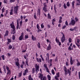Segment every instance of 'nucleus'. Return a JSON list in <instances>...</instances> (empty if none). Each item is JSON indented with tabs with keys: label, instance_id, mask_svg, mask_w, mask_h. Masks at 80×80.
Listing matches in <instances>:
<instances>
[{
	"label": "nucleus",
	"instance_id": "nucleus-1",
	"mask_svg": "<svg viewBox=\"0 0 80 80\" xmlns=\"http://www.w3.org/2000/svg\"><path fill=\"white\" fill-rule=\"evenodd\" d=\"M38 77L41 80H46L47 79L46 77L44 76L43 75L42 73H39L38 74Z\"/></svg>",
	"mask_w": 80,
	"mask_h": 80
},
{
	"label": "nucleus",
	"instance_id": "nucleus-2",
	"mask_svg": "<svg viewBox=\"0 0 80 80\" xmlns=\"http://www.w3.org/2000/svg\"><path fill=\"white\" fill-rule=\"evenodd\" d=\"M18 6H16L14 7V8L13 9V12L14 13V14H17L18 12Z\"/></svg>",
	"mask_w": 80,
	"mask_h": 80
},
{
	"label": "nucleus",
	"instance_id": "nucleus-3",
	"mask_svg": "<svg viewBox=\"0 0 80 80\" xmlns=\"http://www.w3.org/2000/svg\"><path fill=\"white\" fill-rule=\"evenodd\" d=\"M62 36L61 39V40L62 43H63V42H64V41H65L66 39H65V35L63 33H62Z\"/></svg>",
	"mask_w": 80,
	"mask_h": 80
},
{
	"label": "nucleus",
	"instance_id": "nucleus-4",
	"mask_svg": "<svg viewBox=\"0 0 80 80\" xmlns=\"http://www.w3.org/2000/svg\"><path fill=\"white\" fill-rule=\"evenodd\" d=\"M24 37V33L23 32H22L21 33V36L19 37V40H22V39H23V38Z\"/></svg>",
	"mask_w": 80,
	"mask_h": 80
},
{
	"label": "nucleus",
	"instance_id": "nucleus-5",
	"mask_svg": "<svg viewBox=\"0 0 80 80\" xmlns=\"http://www.w3.org/2000/svg\"><path fill=\"white\" fill-rule=\"evenodd\" d=\"M44 5V7L43 8V10H44V12H47V5L46 4V3L45 2L43 4Z\"/></svg>",
	"mask_w": 80,
	"mask_h": 80
},
{
	"label": "nucleus",
	"instance_id": "nucleus-6",
	"mask_svg": "<svg viewBox=\"0 0 80 80\" xmlns=\"http://www.w3.org/2000/svg\"><path fill=\"white\" fill-rule=\"evenodd\" d=\"M35 68H36V71L38 72V71H39V69L40 68V66L39 65H38L37 64H36L35 65Z\"/></svg>",
	"mask_w": 80,
	"mask_h": 80
},
{
	"label": "nucleus",
	"instance_id": "nucleus-7",
	"mask_svg": "<svg viewBox=\"0 0 80 80\" xmlns=\"http://www.w3.org/2000/svg\"><path fill=\"white\" fill-rule=\"evenodd\" d=\"M44 68L46 69V70L47 72H48V73H49V70H48V68L47 67V65L46 64H45L44 65Z\"/></svg>",
	"mask_w": 80,
	"mask_h": 80
},
{
	"label": "nucleus",
	"instance_id": "nucleus-8",
	"mask_svg": "<svg viewBox=\"0 0 80 80\" xmlns=\"http://www.w3.org/2000/svg\"><path fill=\"white\" fill-rule=\"evenodd\" d=\"M10 26L11 27V28H12L14 30H15V25H14L13 22H12V23L11 24Z\"/></svg>",
	"mask_w": 80,
	"mask_h": 80
},
{
	"label": "nucleus",
	"instance_id": "nucleus-9",
	"mask_svg": "<svg viewBox=\"0 0 80 80\" xmlns=\"http://www.w3.org/2000/svg\"><path fill=\"white\" fill-rule=\"evenodd\" d=\"M51 48H52V46H51L50 44H49L47 47V50H51Z\"/></svg>",
	"mask_w": 80,
	"mask_h": 80
},
{
	"label": "nucleus",
	"instance_id": "nucleus-10",
	"mask_svg": "<svg viewBox=\"0 0 80 80\" xmlns=\"http://www.w3.org/2000/svg\"><path fill=\"white\" fill-rule=\"evenodd\" d=\"M36 60L37 62L38 63H40V62H42V59L41 58H36Z\"/></svg>",
	"mask_w": 80,
	"mask_h": 80
},
{
	"label": "nucleus",
	"instance_id": "nucleus-11",
	"mask_svg": "<svg viewBox=\"0 0 80 80\" xmlns=\"http://www.w3.org/2000/svg\"><path fill=\"white\" fill-rule=\"evenodd\" d=\"M28 69H26V70H25V71L23 73V75L25 76L26 74H27V73H28Z\"/></svg>",
	"mask_w": 80,
	"mask_h": 80
},
{
	"label": "nucleus",
	"instance_id": "nucleus-12",
	"mask_svg": "<svg viewBox=\"0 0 80 80\" xmlns=\"http://www.w3.org/2000/svg\"><path fill=\"white\" fill-rule=\"evenodd\" d=\"M64 71L65 72V75H67V69L65 66H64Z\"/></svg>",
	"mask_w": 80,
	"mask_h": 80
},
{
	"label": "nucleus",
	"instance_id": "nucleus-13",
	"mask_svg": "<svg viewBox=\"0 0 80 80\" xmlns=\"http://www.w3.org/2000/svg\"><path fill=\"white\" fill-rule=\"evenodd\" d=\"M18 20H20V19H18L17 20V28L18 29V27H19V22H18Z\"/></svg>",
	"mask_w": 80,
	"mask_h": 80
},
{
	"label": "nucleus",
	"instance_id": "nucleus-14",
	"mask_svg": "<svg viewBox=\"0 0 80 80\" xmlns=\"http://www.w3.org/2000/svg\"><path fill=\"white\" fill-rule=\"evenodd\" d=\"M77 43H80V37H78L77 38Z\"/></svg>",
	"mask_w": 80,
	"mask_h": 80
},
{
	"label": "nucleus",
	"instance_id": "nucleus-15",
	"mask_svg": "<svg viewBox=\"0 0 80 80\" xmlns=\"http://www.w3.org/2000/svg\"><path fill=\"white\" fill-rule=\"evenodd\" d=\"M75 21L74 20H72L71 21V24H72V25H73L75 24Z\"/></svg>",
	"mask_w": 80,
	"mask_h": 80
},
{
	"label": "nucleus",
	"instance_id": "nucleus-16",
	"mask_svg": "<svg viewBox=\"0 0 80 80\" xmlns=\"http://www.w3.org/2000/svg\"><path fill=\"white\" fill-rule=\"evenodd\" d=\"M8 35V30H6V32L5 33V35H4V37H5L6 36H7Z\"/></svg>",
	"mask_w": 80,
	"mask_h": 80
},
{
	"label": "nucleus",
	"instance_id": "nucleus-17",
	"mask_svg": "<svg viewBox=\"0 0 80 80\" xmlns=\"http://www.w3.org/2000/svg\"><path fill=\"white\" fill-rule=\"evenodd\" d=\"M32 40H37V38L36 37H34V36L33 35L32 36Z\"/></svg>",
	"mask_w": 80,
	"mask_h": 80
},
{
	"label": "nucleus",
	"instance_id": "nucleus-18",
	"mask_svg": "<svg viewBox=\"0 0 80 80\" xmlns=\"http://www.w3.org/2000/svg\"><path fill=\"white\" fill-rule=\"evenodd\" d=\"M70 61L71 65H73V61L72 60V57H70Z\"/></svg>",
	"mask_w": 80,
	"mask_h": 80
},
{
	"label": "nucleus",
	"instance_id": "nucleus-19",
	"mask_svg": "<svg viewBox=\"0 0 80 80\" xmlns=\"http://www.w3.org/2000/svg\"><path fill=\"white\" fill-rule=\"evenodd\" d=\"M28 79H29V80H33V78H32V76H31V75L29 76Z\"/></svg>",
	"mask_w": 80,
	"mask_h": 80
},
{
	"label": "nucleus",
	"instance_id": "nucleus-20",
	"mask_svg": "<svg viewBox=\"0 0 80 80\" xmlns=\"http://www.w3.org/2000/svg\"><path fill=\"white\" fill-rule=\"evenodd\" d=\"M72 8H74L75 1H72Z\"/></svg>",
	"mask_w": 80,
	"mask_h": 80
},
{
	"label": "nucleus",
	"instance_id": "nucleus-21",
	"mask_svg": "<svg viewBox=\"0 0 80 80\" xmlns=\"http://www.w3.org/2000/svg\"><path fill=\"white\" fill-rule=\"evenodd\" d=\"M24 38L25 39H27L28 38V34H26L24 36Z\"/></svg>",
	"mask_w": 80,
	"mask_h": 80
},
{
	"label": "nucleus",
	"instance_id": "nucleus-22",
	"mask_svg": "<svg viewBox=\"0 0 80 80\" xmlns=\"http://www.w3.org/2000/svg\"><path fill=\"white\" fill-rule=\"evenodd\" d=\"M59 23H62V16H60L59 17Z\"/></svg>",
	"mask_w": 80,
	"mask_h": 80
},
{
	"label": "nucleus",
	"instance_id": "nucleus-23",
	"mask_svg": "<svg viewBox=\"0 0 80 80\" xmlns=\"http://www.w3.org/2000/svg\"><path fill=\"white\" fill-rule=\"evenodd\" d=\"M8 50H10V49H12V46L11 45H9L8 46Z\"/></svg>",
	"mask_w": 80,
	"mask_h": 80
},
{
	"label": "nucleus",
	"instance_id": "nucleus-24",
	"mask_svg": "<svg viewBox=\"0 0 80 80\" xmlns=\"http://www.w3.org/2000/svg\"><path fill=\"white\" fill-rule=\"evenodd\" d=\"M48 18H49V19H51V18H52V17H51V16L50 15V13H48Z\"/></svg>",
	"mask_w": 80,
	"mask_h": 80
},
{
	"label": "nucleus",
	"instance_id": "nucleus-25",
	"mask_svg": "<svg viewBox=\"0 0 80 80\" xmlns=\"http://www.w3.org/2000/svg\"><path fill=\"white\" fill-rule=\"evenodd\" d=\"M47 77L48 78V80H51V77L50 75L48 74L47 75Z\"/></svg>",
	"mask_w": 80,
	"mask_h": 80
},
{
	"label": "nucleus",
	"instance_id": "nucleus-26",
	"mask_svg": "<svg viewBox=\"0 0 80 80\" xmlns=\"http://www.w3.org/2000/svg\"><path fill=\"white\" fill-rule=\"evenodd\" d=\"M16 64L17 67H19V66H20V64L19 63V62H18V61L16 62Z\"/></svg>",
	"mask_w": 80,
	"mask_h": 80
},
{
	"label": "nucleus",
	"instance_id": "nucleus-27",
	"mask_svg": "<svg viewBox=\"0 0 80 80\" xmlns=\"http://www.w3.org/2000/svg\"><path fill=\"white\" fill-rule=\"evenodd\" d=\"M67 71L68 73L69 74V75H70V74H71V71L70 70H69L68 69Z\"/></svg>",
	"mask_w": 80,
	"mask_h": 80
},
{
	"label": "nucleus",
	"instance_id": "nucleus-28",
	"mask_svg": "<svg viewBox=\"0 0 80 80\" xmlns=\"http://www.w3.org/2000/svg\"><path fill=\"white\" fill-rule=\"evenodd\" d=\"M37 13L38 15H40V9H38Z\"/></svg>",
	"mask_w": 80,
	"mask_h": 80
},
{
	"label": "nucleus",
	"instance_id": "nucleus-29",
	"mask_svg": "<svg viewBox=\"0 0 80 80\" xmlns=\"http://www.w3.org/2000/svg\"><path fill=\"white\" fill-rule=\"evenodd\" d=\"M77 2H78V3H77V5H80V0H77Z\"/></svg>",
	"mask_w": 80,
	"mask_h": 80
},
{
	"label": "nucleus",
	"instance_id": "nucleus-30",
	"mask_svg": "<svg viewBox=\"0 0 80 80\" xmlns=\"http://www.w3.org/2000/svg\"><path fill=\"white\" fill-rule=\"evenodd\" d=\"M59 78V77L56 76H55V78L56 80H59V78Z\"/></svg>",
	"mask_w": 80,
	"mask_h": 80
},
{
	"label": "nucleus",
	"instance_id": "nucleus-31",
	"mask_svg": "<svg viewBox=\"0 0 80 80\" xmlns=\"http://www.w3.org/2000/svg\"><path fill=\"white\" fill-rule=\"evenodd\" d=\"M56 76H57V77H60V73L59 72L57 73H56Z\"/></svg>",
	"mask_w": 80,
	"mask_h": 80
},
{
	"label": "nucleus",
	"instance_id": "nucleus-32",
	"mask_svg": "<svg viewBox=\"0 0 80 80\" xmlns=\"http://www.w3.org/2000/svg\"><path fill=\"white\" fill-rule=\"evenodd\" d=\"M22 72H21L20 73H19L18 74V76H19V77H20L22 76Z\"/></svg>",
	"mask_w": 80,
	"mask_h": 80
},
{
	"label": "nucleus",
	"instance_id": "nucleus-33",
	"mask_svg": "<svg viewBox=\"0 0 80 80\" xmlns=\"http://www.w3.org/2000/svg\"><path fill=\"white\" fill-rule=\"evenodd\" d=\"M11 42V40L10 39H8V42H7L8 44H9V43H10Z\"/></svg>",
	"mask_w": 80,
	"mask_h": 80
},
{
	"label": "nucleus",
	"instance_id": "nucleus-34",
	"mask_svg": "<svg viewBox=\"0 0 80 80\" xmlns=\"http://www.w3.org/2000/svg\"><path fill=\"white\" fill-rule=\"evenodd\" d=\"M41 27L42 28H44V24L43 23H42L41 25Z\"/></svg>",
	"mask_w": 80,
	"mask_h": 80
},
{
	"label": "nucleus",
	"instance_id": "nucleus-35",
	"mask_svg": "<svg viewBox=\"0 0 80 80\" xmlns=\"http://www.w3.org/2000/svg\"><path fill=\"white\" fill-rule=\"evenodd\" d=\"M38 47L39 48H40V43H38L37 44Z\"/></svg>",
	"mask_w": 80,
	"mask_h": 80
},
{
	"label": "nucleus",
	"instance_id": "nucleus-36",
	"mask_svg": "<svg viewBox=\"0 0 80 80\" xmlns=\"http://www.w3.org/2000/svg\"><path fill=\"white\" fill-rule=\"evenodd\" d=\"M53 75H55V72H54V70L53 69H52L51 71Z\"/></svg>",
	"mask_w": 80,
	"mask_h": 80
},
{
	"label": "nucleus",
	"instance_id": "nucleus-37",
	"mask_svg": "<svg viewBox=\"0 0 80 80\" xmlns=\"http://www.w3.org/2000/svg\"><path fill=\"white\" fill-rule=\"evenodd\" d=\"M46 55L47 56L48 60H49V54L47 53Z\"/></svg>",
	"mask_w": 80,
	"mask_h": 80
},
{
	"label": "nucleus",
	"instance_id": "nucleus-38",
	"mask_svg": "<svg viewBox=\"0 0 80 80\" xmlns=\"http://www.w3.org/2000/svg\"><path fill=\"white\" fill-rule=\"evenodd\" d=\"M70 2H67V7H69V6H70Z\"/></svg>",
	"mask_w": 80,
	"mask_h": 80
},
{
	"label": "nucleus",
	"instance_id": "nucleus-39",
	"mask_svg": "<svg viewBox=\"0 0 80 80\" xmlns=\"http://www.w3.org/2000/svg\"><path fill=\"white\" fill-rule=\"evenodd\" d=\"M1 57L2 59H3V60H5V56H4V55H2Z\"/></svg>",
	"mask_w": 80,
	"mask_h": 80
},
{
	"label": "nucleus",
	"instance_id": "nucleus-40",
	"mask_svg": "<svg viewBox=\"0 0 80 80\" xmlns=\"http://www.w3.org/2000/svg\"><path fill=\"white\" fill-rule=\"evenodd\" d=\"M55 22V19H53L52 21V25H54V22Z\"/></svg>",
	"mask_w": 80,
	"mask_h": 80
},
{
	"label": "nucleus",
	"instance_id": "nucleus-41",
	"mask_svg": "<svg viewBox=\"0 0 80 80\" xmlns=\"http://www.w3.org/2000/svg\"><path fill=\"white\" fill-rule=\"evenodd\" d=\"M10 70H9V71H8V72L7 73V75H8V74H9V75H10Z\"/></svg>",
	"mask_w": 80,
	"mask_h": 80
},
{
	"label": "nucleus",
	"instance_id": "nucleus-42",
	"mask_svg": "<svg viewBox=\"0 0 80 80\" xmlns=\"http://www.w3.org/2000/svg\"><path fill=\"white\" fill-rule=\"evenodd\" d=\"M71 46H69L68 48V50H72V49H73L71 47Z\"/></svg>",
	"mask_w": 80,
	"mask_h": 80
},
{
	"label": "nucleus",
	"instance_id": "nucleus-43",
	"mask_svg": "<svg viewBox=\"0 0 80 80\" xmlns=\"http://www.w3.org/2000/svg\"><path fill=\"white\" fill-rule=\"evenodd\" d=\"M37 28L38 29L40 28V26H39V24H38L37 25Z\"/></svg>",
	"mask_w": 80,
	"mask_h": 80
},
{
	"label": "nucleus",
	"instance_id": "nucleus-44",
	"mask_svg": "<svg viewBox=\"0 0 80 80\" xmlns=\"http://www.w3.org/2000/svg\"><path fill=\"white\" fill-rule=\"evenodd\" d=\"M22 21H21L20 22V27H21L22 25Z\"/></svg>",
	"mask_w": 80,
	"mask_h": 80
},
{
	"label": "nucleus",
	"instance_id": "nucleus-45",
	"mask_svg": "<svg viewBox=\"0 0 80 80\" xmlns=\"http://www.w3.org/2000/svg\"><path fill=\"white\" fill-rule=\"evenodd\" d=\"M40 57L41 58H42V61H44V59H43V57L42 56V54L40 55Z\"/></svg>",
	"mask_w": 80,
	"mask_h": 80
},
{
	"label": "nucleus",
	"instance_id": "nucleus-46",
	"mask_svg": "<svg viewBox=\"0 0 80 80\" xmlns=\"http://www.w3.org/2000/svg\"><path fill=\"white\" fill-rule=\"evenodd\" d=\"M69 42L70 43H71L72 42V39L71 38H69Z\"/></svg>",
	"mask_w": 80,
	"mask_h": 80
},
{
	"label": "nucleus",
	"instance_id": "nucleus-47",
	"mask_svg": "<svg viewBox=\"0 0 80 80\" xmlns=\"http://www.w3.org/2000/svg\"><path fill=\"white\" fill-rule=\"evenodd\" d=\"M35 71H36L35 69V68H33L32 70V72L33 73H35Z\"/></svg>",
	"mask_w": 80,
	"mask_h": 80
},
{
	"label": "nucleus",
	"instance_id": "nucleus-48",
	"mask_svg": "<svg viewBox=\"0 0 80 80\" xmlns=\"http://www.w3.org/2000/svg\"><path fill=\"white\" fill-rule=\"evenodd\" d=\"M5 8H4V7H3L2 8V13H3V12H4V11H5Z\"/></svg>",
	"mask_w": 80,
	"mask_h": 80
},
{
	"label": "nucleus",
	"instance_id": "nucleus-49",
	"mask_svg": "<svg viewBox=\"0 0 80 80\" xmlns=\"http://www.w3.org/2000/svg\"><path fill=\"white\" fill-rule=\"evenodd\" d=\"M56 41L57 43H58L59 42V40L57 38V37L56 38Z\"/></svg>",
	"mask_w": 80,
	"mask_h": 80
},
{
	"label": "nucleus",
	"instance_id": "nucleus-50",
	"mask_svg": "<svg viewBox=\"0 0 80 80\" xmlns=\"http://www.w3.org/2000/svg\"><path fill=\"white\" fill-rule=\"evenodd\" d=\"M63 7L65 9H66V8H67V6H66V4L65 3H64Z\"/></svg>",
	"mask_w": 80,
	"mask_h": 80
},
{
	"label": "nucleus",
	"instance_id": "nucleus-51",
	"mask_svg": "<svg viewBox=\"0 0 80 80\" xmlns=\"http://www.w3.org/2000/svg\"><path fill=\"white\" fill-rule=\"evenodd\" d=\"M77 65L78 67V66H80V62H78L77 63Z\"/></svg>",
	"mask_w": 80,
	"mask_h": 80
},
{
	"label": "nucleus",
	"instance_id": "nucleus-52",
	"mask_svg": "<svg viewBox=\"0 0 80 80\" xmlns=\"http://www.w3.org/2000/svg\"><path fill=\"white\" fill-rule=\"evenodd\" d=\"M15 30H14V29H13V30L12 31V34H14V33H15Z\"/></svg>",
	"mask_w": 80,
	"mask_h": 80
},
{
	"label": "nucleus",
	"instance_id": "nucleus-53",
	"mask_svg": "<svg viewBox=\"0 0 80 80\" xmlns=\"http://www.w3.org/2000/svg\"><path fill=\"white\" fill-rule=\"evenodd\" d=\"M42 32V30H41V29H38V32Z\"/></svg>",
	"mask_w": 80,
	"mask_h": 80
},
{
	"label": "nucleus",
	"instance_id": "nucleus-54",
	"mask_svg": "<svg viewBox=\"0 0 80 80\" xmlns=\"http://www.w3.org/2000/svg\"><path fill=\"white\" fill-rule=\"evenodd\" d=\"M13 9L11 10V11L10 12V15H13Z\"/></svg>",
	"mask_w": 80,
	"mask_h": 80
},
{
	"label": "nucleus",
	"instance_id": "nucleus-55",
	"mask_svg": "<svg viewBox=\"0 0 80 80\" xmlns=\"http://www.w3.org/2000/svg\"><path fill=\"white\" fill-rule=\"evenodd\" d=\"M51 57H55V54H52Z\"/></svg>",
	"mask_w": 80,
	"mask_h": 80
},
{
	"label": "nucleus",
	"instance_id": "nucleus-56",
	"mask_svg": "<svg viewBox=\"0 0 80 80\" xmlns=\"http://www.w3.org/2000/svg\"><path fill=\"white\" fill-rule=\"evenodd\" d=\"M26 63L27 65L28 66V60H27V59H26Z\"/></svg>",
	"mask_w": 80,
	"mask_h": 80
},
{
	"label": "nucleus",
	"instance_id": "nucleus-57",
	"mask_svg": "<svg viewBox=\"0 0 80 80\" xmlns=\"http://www.w3.org/2000/svg\"><path fill=\"white\" fill-rule=\"evenodd\" d=\"M15 1V0H10V2L11 3H12V2H14Z\"/></svg>",
	"mask_w": 80,
	"mask_h": 80
},
{
	"label": "nucleus",
	"instance_id": "nucleus-58",
	"mask_svg": "<svg viewBox=\"0 0 80 80\" xmlns=\"http://www.w3.org/2000/svg\"><path fill=\"white\" fill-rule=\"evenodd\" d=\"M59 46H60L61 45V42H60V41H59L58 43H57Z\"/></svg>",
	"mask_w": 80,
	"mask_h": 80
},
{
	"label": "nucleus",
	"instance_id": "nucleus-59",
	"mask_svg": "<svg viewBox=\"0 0 80 80\" xmlns=\"http://www.w3.org/2000/svg\"><path fill=\"white\" fill-rule=\"evenodd\" d=\"M12 38L13 40H15V37L13 35L12 36Z\"/></svg>",
	"mask_w": 80,
	"mask_h": 80
},
{
	"label": "nucleus",
	"instance_id": "nucleus-60",
	"mask_svg": "<svg viewBox=\"0 0 80 80\" xmlns=\"http://www.w3.org/2000/svg\"><path fill=\"white\" fill-rule=\"evenodd\" d=\"M49 63H52V59H50L49 60Z\"/></svg>",
	"mask_w": 80,
	"mask_h": 80
},
{
	"label": "nucleus",
	"instance_id": "nucleus-61",
	"mask_svg": "<svg viewBox=\"0 0 80 80\" xmlns=\"http://www.w3.org/2000/svg\"><path fill=\"white\" fill-rule=\"evenodd\" d=\"M75 20L76 22H78V18H77L76 17L75 18Z\"/></svg>",
	"mask_w": 80,
	"mask_h": 80
},
{
	"label": "nucleus",
	"instance_id": "nucleus-62",
	"mask_svg": "<svg viewBox=\"0 0 80 80\" xmlns=\"http://www.w3.org/2000/svg\"><path fill=\"white\" fill-rule=\"evenodd\" d=\"M4 3H7V0H4Z\"/></svg>",
	"mask_w": 80,
	"mask_h": 80
},
{
	"label": "nucleus",
	"instance_id": "nucleus-63",
	"mask_svg": "<svg viewBox=\"0 0 80 80\" xmlns=\"http://www.w3.org/2000/svg\"><path fill=\"white\" fill-rule=\"evenodd\" d=\"M65 24L66 25H68V22H67V21H66L65 22Z\"/></svg>",
	"mask_w": 80,
	"mask_h": 80
},
{
	"label": "nucleus",
	"instance_id": "nucleus-64",
	"mask_svg": "<svg viewBox=\"0 0 80 80\" xmlns=\"http://www.w3.org/2000/svg\"><path fill=\"white\" fill-rule=\"evenodd\" d=\"M76 44L77 45V47H78V48H80V45H78L77 43H76Z\"/></svg>",
	"mask_w": 80,
	"mask_h": 80
}]
</instances>
